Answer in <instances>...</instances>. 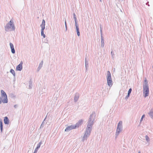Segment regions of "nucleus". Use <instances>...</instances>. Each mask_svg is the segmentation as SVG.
Here are the masks:
<instances>
[{"label": "nucleus", "mask_w": 153, "mask_h": 153, "mask_svg": "<svg viewBox=\"0 0 153 153\" xmlns=\"http://www.w3.org/2000/svg\"><path fill=\"white\" fill-rule=\"evenodd\" d=\"M40 145H41V143H39V144H38L36 148L35 149V150H36V149L37 150L36 151H37L38 149L40 148Z\"/></svg>", "instance_id": "f3484780"}, {"label": "nucleus", "mask_w": 153, "mask_h": 153, "mask_svg": "<svg viewBox=\"0 0 153 153\" xmlns=\"http://www.w3.org/2000/svg\"><path fill=\"white\" fill-rule=\"evenodd\" d=\"M144 117H145V115H143L142 116V118H141V121L142 120V119H143V118Z\"/></svg>", "instance_id": "4be33fe9"}, {"label": "nucleus", "mask_w": 153, "mask_h": 153, "mask_svg": "<svg viewBox=\"0 0 153 153\" xmlns=\"http://www.w3.org/2000/svg\"><path fill=\"white\" fill-rule=\"evenodd\" d=\"M36 150H37L36 149V150H35V152H36L37 151H36Z\"/></svg>", "instance_id": "393cba45"}, {"label": "nucleus", "mask_w": 153, "mask_h": 153, "mask_svg": "<svg viewBox=\"0 0 153 153\" xmlns=\"http://www.w3.org/2000/svg\"><path fill=\"white\" fill-rule=\"evenodd\" d=\"M0 129L1 131L2 132L3 130V125L1 121H0Z\"/></svg>", "instance_id": "2eb2a0df"}, {"label": "nucleus", "mask_w": 153, "mask_h": 153, "mask_svg": "<svg viewBox=\"0 0 153 153\" xmlns=\"http://www.w3.org/2000/svg\"><path fill=\"white\" fill-rule=\"evenodd\" d=\"M65 24L66 28H67V25H66V21H65Z\"/></svg>", "instance_id": "5701e85b"}, {"label": "nucleus", "mask_w": 153, "mask_h": 153, "mask_svg": "<svg viewBox=\"0 0 153 153\" xmlns=\"http://www.w3.org/2000/svg\"><path fill=\"white\" fill-rule=\"evenodd\" d=\"M107 81L108 84L109 86H112V83L111 76V73L109 71L107 72Z\"/></svg>", "instance_id": "20e7f679"}, {"label": "nucleus", "mask_w": 153, "mask_h": 153, "mask_svg": "<svg viewBox=\"0 0 153 153\" xmlns=\"http://www.w3.org/2000/svg\"><path fill=\"white\" fill-rule=\"evenodd\" d=\"M122 121H120L117 127V129L116 133L118 134H119L121 130V128H122Z\"/></svg>", "instance_id": "423d86ee"}, {"label": "nucleus", "mask_w": 153, "mask_h": 153, "mask_svg": "<svg viewBox=\"0 0 153 153\" xmlns=\"http://www.w3.org/2000/svg\"><path fill=\"white\" fill-rule=\"evenodd\" d=\"M22 62H21L20 64L18 65L16 68V70L17 71H21L22 68Z\"/></svg>", "instance_id": "6e6552de"}, {"label": "nucleus", "mask_w": 153, "mask_h": 153, "mask_svg": "<svg viewBox=\"0 0 153 153\" xmlns=\"http://www.w3.org/2000/svg\"><path fill=\"white\" fill-rule=\"evenodd\" d=\"M1 96L2 98L4 97V99L2 100V102L4 103H7L8 102V100L6 93L2 90H1Z\"/></svg>", "instance_id": "7ed1b4c3"}, {"label": "nucleus", "mask_w": 153, "mask_h": 153, "mask_svg": "<svg viewBox=\"0 0 153 153\" xmlns=\"http://www.w3.org/2000/svg\"><path fill=\"white\" fill-rule=\"evenodd\" d=\"M83 123V121L82 120H79L78 123H76V124L75 125V126H76V128L77 127H79L80 125H81Z\"/></svg>", "instance_id": "1a4fd4ad"}, {"label": "nucleus", "mask_w": 153, "mask_h": 153, "mask_svg": "<svg viewBox=\"0 0 153 153\" xmlns=\"http://www.w3.org/2000/svg\"><path fill=\"white\" fill-rule=\"evenodd\" d=\"M93 124L91 123V122H89L88 123L87 126V129H88V130L89 129H91V128L92 127Z\"/></svg>", "instance_id": "ddd939ff"}, {"label": "nucleus", "mask_w": 153, "mask_h": 153, "mask_svg": "<svg viewBox=\"0 0 153 153\" xmlns=\"http://www.w3.org/2000/svg\"><path fill=\"white\" fill-rule=\"evenodd\" d=\"M76 128V126L71 125L67 127L65 129V131H68L69 130H71L72 129H75Z\"/></svg>", "instance_id": "0eeeda50"}, {"label": "nucleus", "mask_w": 153, "mask_h": 153, "mask_svg": "<svg viewBox=\"0 0 153 153\" xmlns=\"http://www.w3.org/2000/svg\"><path fill=\"white\" fill-rule=\"evenodd\" d=\"M15 29L14 25L12 19H11L9 23L7 24L5 27V30L7 31L14 30Z\"/></svg>", "instance_id": "f257e3e1"}, {"label": "nucleus", "mask_w": 153, "mask_h": 153, "mask_svg": "<svg viewBox=\"0 0 153 153\" xmlns=\"http://www.w3.org/2000/svg\"><path fill=\"white\" fill-rule=\"evenodd\" d=\"M10 73H11L14 76L15 75V73L13 69H11L10 71Z\"/></svg>", "instance_id": "4468645a"}, {"label": "nucleus", "mask_w": 153, "mask_h": 153, "mask_svg": "<svg viewBox=\"0 0 153 153\" xmlns=\"http://www.w3.org/2000/svg\"><path fill=\"white\" fill-rule=\"evenodd\" d=\"M145 85H148L147 84V80H146V79L145 80Z\"/></svg>", "instance_id": "412c9836"}, {"label": "nucleus", "mask_w": 153, "mask_h": 153, "mask_svg": "<svg viewBox=\"0 0 153 153\" xmlns=\"http://www.w3.org/2000/svg\"><path fill=\"white\" fill-rule=\"evenodd\" d=\"M4 122L5 124H8L9 123V120L8 118L5 117L4 118Z\"/></svg>", "instance_id": "9b49d317"}, {"label": "nucleus", "mask_w": 153, "mask_h": 153, "mask_svg": "<svg viewBox=\"0 0 153 153\" xmlns=\"http://www.w3.org/2000/svg\"><path fill=\"white\" fill-rule=\"evenodd\" d=\"M90 129H89L88 130V129H87V130L85 133V134L84 136V137L86 136L87 137L88 135L90 134Z\"/></svg>", "instance_id": "9d476101"}, {"label": "nucleus", "mask_w": 153, "mask_h": 153, "mask_svg": "<svg viewBox=\"0 0 153 153\" xmlns=\"http://www.w3.org/2000/svg\"><path fill=\"white\" fill-rule=\"evenodd\" d=\"M45 21L44 20H43L42 24L41 25V26L42 28L41 34L42 36L44 38L45 37V36L44 33V30L45 29Z\"/></svg>", "instance_id": "39448f33"}, {"label": "nucleus", "mask_w": 153, "mask_h": 153, "mask_svg": "<svg viewBox=\"0 0 153 153\" xmlns=\"http://www.w3.org/2000/svg\"><path fill=\"white\" fill-rule=\"evenodd\" d=\"M11 49V52H12V53H15V51L14 48H13Z\"/></svg>", "instance_id": "aec40b11"}, {"label": "nucleus", "mask_w": 153, "mask_h": 153, "mask_svg": "<svg viewBox=\"0 0 153 153\" xmlns=\"http://www.w3.org/2000/svg\"><path fill=\"white\" fill-rule=\"evenodd\" d=\"M146 140L147 141H149V137H148V136L147 135H146Z\"/></svg>", "instance_id": "6ab92c4d"}, {"label": "nucleus", "mask_w": 153, "mask_h": 153, "mask_svg": "<svg viewBox=\"0 0 153 153\" xmlns=\"http://www.w3.org/2000/svg\"><path fill=\"white\" fill-rule=\"evenodd\" d=\"M10 47L11 49H13V48H14V47H13V45L12 43H10Z\"/></svg>", "instance_id": "a211bd4d"}, {"label": "nucleus", "mask_w": 153, "mask_h": 153, "mask_svg": "<svg viewBox=\"0 0 153 153\" xmlns=\"http://www.w3.org/2000/svg\"><path fill=\"white\" fill-rule=\"evenodd\" d=\"M76 25V32H77V35L78 36H79L80 35V33H79V27H78V25H76H76Z\"/></svg>", "instance_id": "f8f14e48"}, {"label": "nucleus", "mask_w": 153, "mask_h": 153, "mask_svg": "<svg viewBox=\"0 0 153 153\" xmlns=\"http://www.w3.org/2000/svg\"><path fill=\"white\" fill-rule=\"evenodd\" d=\"M138 153H141V152L140 151H139Z\"/></svg>", "instance_id": "b1692460"}, {"label": "nucleus", "mask_w": 153, "mask_h": 153, "mask_svg": "<svg viewBox=\"0 0 153 153\" xmlns=\"http://www.w3.org/2000/svg\"><path fill=\"white\" fill-rule=\"evenodd\" d=\"M143 94L144 97H146L149 94V88L148 85H145L143 86Z\"/></svg>", "instance_id": "f03ea898"}, {"label": "nucleus", "mask_w": 153, "mask_h": 153, "mask_svg": "<svg viewBox=\"0 0 153 153\" xmlns=\"http://www.w3.org/2000/svg\"><path fill=\"white\" fill-rule=\"evenodd\" d=\"M132 89L131 88H130L128 91V97H129L130 96V94L131 91Z\"/></svg>", "instance_id": "dca6fc26"}]
</instances>
